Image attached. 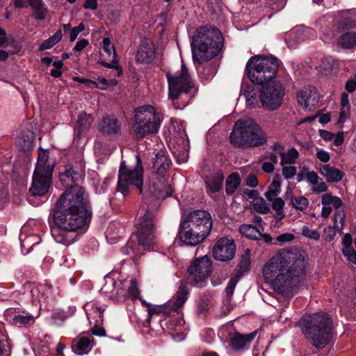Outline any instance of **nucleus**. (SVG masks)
<instances>
[{"label":"nucleus","mask_w":356,"mask_h":356,"mask_svg":"<svg viewBox=\"0 0 356 356\" xmlns=\"http://www.w3.org/2000/svg\"><path fill=\"white\" fill-rule=\"evenodd\" d=\"M81 175L72 168L60 175V180L67 187L57 201L54 212L55 226L51 234L59 243L69 245L76 237V232L90 220L91 212L82 187L75 184Z\"/></svg>","instance_id":"f257e3e1"},{"label":"nucleus","mask_w":356,"mask_h":356,"mask_svg":"<svg viewBox=\"0 0 356 356\" xmlns=\"http://www.w3.org/2000/svg\"><path fill=\"white\" fill-rule=\"evenodd\" d=\"M263 274L265 280L271 282L275 291L289 296L305 279V258L296 251L282 249L266 263Z\"/></svg>","instance_id":"f03ea898"},{"label":"nucleus","mask_w":356,"mask_h":356,"mask_svg":"<svg viewBox=\"0 0 356 356\" xmlns=\"http://www.w3.org/2000/svg\"><path fill=\"white\" fill-rule=\"evenodd\" d=\"M223 44L220 30L214 26H204L196 29L191 42L194 62L202 64L216 56Z\"/></svg>","instance_id":"7ed1b4c3"},{"label":"nucleus","mask_w":356,"mask_h":356,"mask_svg":"<svg viewBox=\"0 0 356 356\" xmlns=\"http://www.w3.org/2000/svg\"><path fill=\"white\" fill-rule=\"evenodd\" d=\"M213 222L211 214L204 210H194L181 221L179 238L186 245L195 246L201 243L210 234Z\"/></svg>","instance_id":"20e7f679"},{"label":"nucleus","mask_w":356,"mask_h":356,"mask_svg":"<svg viewBox=\"0 0 356 356\" xmlns=\"http://www.w3.org/2000/svg\"><path fill=\"white\" fill-rule=\"evenodd\" d=\"M298 323L309 343L318 349L325 348L332 339V321L327 314L304 316Z\"/></svg>","instance_id":"39448f33"},{"label":"nucleus","mask_w":356,"mask_h":356,"mask_svg":"<svg viewBox=\"0 0 356 356\" xmlns=\"http://www.w3.org/2000/svg\"><path fill=\"white\" fill-rule=\"evenodd\" d=\"M230 142L235 147H258L266 143L265 134L252 119L238 120L230 134Z\"/></svg>","instance_id":"423d86ee"},{"label":"nucleus","mask_w":356,"mask_h":356,"mask_svg":"<svg viewBox=\"0 0 356 356\" xmlns=\"http://www.w3.org/2000/svg\"><path fill=\"white\" fill-rule=\"evenodd\" d=\"M159 206V200L154 197L146 199L141 206L143 216L136 235L139 245L144 249H149L156 243L154 221Z\"/></svg>","instance_id":"0eeeda50"},{"label":"nucleus","mask_w":356,"mask_h":356,"mask_svg":"<svg viewBox=\"0 0 356 356\" xmlns=\"http://www.w3.org/2000/svg\"><path fill=\"white\" fill-rule=\"evenodd\" d=\"M55 166V160L49 157L48 150L39 149L36 167L30 191L33 195H44L49 190Z\"/></svg>","instance_id":"6e6552de"},{"label":"nucleus","mask_w":356,"mask_h":356,"mask_svg":"<svg viewBox=\"0 0 356 356\" xmlns=\"http://www.w3.org/2000/svg\"><path fill=\"white\" fill-rule=\"evenodd\" d=\"M279 67L277 59L273 56H254L246 65L250 80L255 84H264L275 81Z\"/></svg>","instance_id":"1a4fd4ad"},{"label":"nucleus","mask_w":356,"mask_h":356,"mask_svg":"<svg viewBox=\"0 0 356 356\" xmlns=\"http://www.w3.org/2000/svg\"><path fill=\"white\" fill-rule=\"evenodd\" d=\"M134 120L133 131L137 139L141 140L148 134L158 132L161 118L152 106L145 105L135 110Z\"/></svg>","instance_id":"9d476101"},{"label":"nucleus","mask_w":356,"mask_h":356,"mask_svg":"<svg viewBox=\"0 0 356 356\" xmlns=\"http://www.w3.org/2000/svg\"><path fill=\"white\" fill-rule=\"evenodd\" d=\"M136 164L134 168L127 166L124 161L120 164L118 173V182L117 189L124 196L128 194L130 187H136L142 193L143 184V168L142 161L139 156H136Z\"/></svg>","instance_id":"9b49d317"},{"label":"nucleus","mask_w":356,"mask_h":356,"mask_svg":"<svg viewBox=\"0 0 356 356\" xmlns=\"http://www.w3.org/2000/svg\"><path fill=\"white\" fill-rule=\"evenodd\" d=\"M165 75L168 82L169 97L172 100L177 99L181 94L193 95L197 91L195 83L184 63H182L178 75H173L169 72Z\"/></svg>","instance_id":"f8f14e48"},{"label":"nucleus","mask_w":356,"mask_h":356,"mask_svg":"<svg viewBox=\"0 0 356 356\" xmlns=\"http://www.w3.org/2000/svg\"><path fill=\"white\" fill-rule=\"evenodd\" d=\"M212 271L211 261L204 256L193 260L187 270V282L194 286H202Z\"/></svg>","instance_id":"ddd939ff"},{"label":"nucleus","mask_w":356,"mask_h":356,"mask_svg":"<svg viewBox=\"0 0 356 356\" xmlns=\"http://www.w3.org/2000/svg\"><path fill=\"white\" fill-rule=\"evenodd\" d=\"M261 85L260 99L263 106L269 111L276 110L280 106L285 94L283 86L278 81H271Z\"/></svg>","instance_id":"4468645a"},{"label":"nucleus","mask_w":356,"mask_h":356,"mask_svg":"<svg viewBox=\"0 0 356 356\" xmlns=\"http://www.w3.org/2000/svg\"><path fill=\"white\" fill-rule=\"evenodd\" d=\"M236 245L233 239L223 237L217 241L212 252L213 257L218 261H226L234 258Z\"/></svg>","instance_id":"2eb2a0df"},{"label":"nucleus","mask_w":356,"mask_h":356,"mask_svg":"<svg viewBox=\"0 0 356 356\" xmlns=\"http://www.w3.org/2000/svg\"><path fill=\"white\" fill-rule=\"evenodd\" d=\"M155 49L153 42L147 38L141 40L136 54V60L141 63H149L154 59Z\"/></svg>","instance_id":"dca6fc26"},{"label":"nucleus","mask_w":356,"mask_h":356,"mask_svg":"<svg viewBox=\"0 0 356 356\" xmlns=\"http://www.w3.org/2000/svg\"><path fill=\"white\" fill-rule=\"evenodd\" d=\"M120 123L114 116H105L98 124V131L104 136H113L120 131Z\"/></svg>","instance_id":"f3484780"},{"label":"nucleus","mask_w":356,"mask_h":356,"mask_svg":"<svg viewBox=\"0 0 356 356\" xmlns=\"http://www.w3.org/2000/svg\"><path fill=\"white\" fill-rule=\"evenodd\" d=\"M240 233L248 238L252 240L263 241L267 244L272 242V237L268 234H261L260 231L254 225L250 224H243L238 229Z\"/></svg>","instance_id":"a211bd4d"},{"label":"nucleus","mask_w":356,"mask_h":356,"mask_svg":"<svg viewBox=\"0 0 356 356\" xmlns=\"http://www.w3.org/2000/svg\"><path fill=\"white\" fill-rule=\"evenodd\" d=\"M152 168L155 171L156 179H164L170 168V161L163 152H158L153 159Z\"/></svg>","instance_id":"6ab92c4d"},{"label":"nucleus","mask_w":356,"mask_h":356,"mask_svg":"<svg viewBox=\"0 0 356 356\" xmlns=\"http://www.w3.org/2000/svg\"><path fill=\"white\" fill-rule=\"evenodd\" d=\"M316 97V91L314 88L312 86L304 88L297 94L299 104L305 108L314 106L318 102Z\"/></svg>","instance_id":"aec40b11"},{"label":"nucleus","mask_w":356,"mask_h":356,"mask_svg":"<svg viewBox=\"0 0 356 356\" xmlns=\"http://www.w3.org/2000/svg\"><path fill=\"white\" fill-rule=\"evenodd\" d=\"M167 179H159L157 182H153L149 186L150 191L157 197L158 199H165L172 194V189L170 184L166 182Z\"/></svg>","instance_id":"412c9836"},{"label":"nucleus","mask_w":356,"mask_h":356,"mask_svg":"<svg viewBox=\"0 0 356 356\" xmlns=\"http://www.w3.org/2000/svg\"><path fill=\"white\" fill-rule=\"evenodd\" d=\"M256 334L257 332L247 334L235 332L230 339V346L235 350H241L254 339Z\"/></svg>","instance_id":"4be33fe9"},{"label":"nucleus","mask_w":356,"mask_h":356,"mask_svg":"<svg viewBox=\"0 0 356 356\" xmlns=\"http://www.w3.org/2000/svg\"><path fill=\"white\" fill-rule=\"evenodd\" d=\"M223 180L224 176L221 170H217L211 176L207 177L204 181L207 192L214 193L220 191L222 187Z\"/></svg>","instance_id":"5701e85b"},{"label":"nucleus","mask_w":356,"mask_h":356,"mask_svg":"<svg viewBox=\"0 0 356 356\" xmlns=\"http://www.w3.org/2000/svg\"><path fill=\"white\" fill-rule=\"evenodd\" d=\"M92 122L93 118L92 115L88 114L86 112L81 113L78 116V120L74 127L76 135L81 136L88 132Z\"/></svg>","instance_id":"b1692460"},{"label":"nucleus","mask_w":356,"mask_h":356,"mask_svg":"<svg viewBox=\"0 0 356 356\" xmlns=\"http://www.w3.org/2000/svg\"><path fill=\"white\" fill-rule=\"evenodd\" d=\"M320 170L327 182H338L341 181L343 177V173L341 171L330 164L321 165Z\"/></svg>","instance_id":"393cba45"},{"label":"nucleus","mask_w":356,"mask_h":356,"mask_svg":"<svg viewBox=\"0 0 356 356\" xmlns=\"http://www.w3.org/2000/svg\"><path fill=\"white\" fill-rule=\"evenodd\" d=\"M188 294V290L186 286L184 284L181 283L175 295V300L174 302H168V308L172 311H177L184 304L185 301L187 299Z\"/></svg>","instance_id":"a878e982"},{"label":"nucleus","mask_w":356,"mask_h":356,"mask_svg":"<svg viewBox=\"0 0 356 356\" xmlns=\"http://www.w3.org/2000/svg\"><path fill=\"white\" fill-rule=\"evenodd\" d=\"M337 45L343 49H352L356 47V33L348 31L342 33L337 40Z\"/></svg>","instance_id":"bb28decb"},{"label":"nucleus","mask_w":356,"mask_h":356,"mask_svg":"<svg viewBox=\"0 0 356 356\" xmlns=\"http://www.w3.org/2000/svg\"><path fill=\"white\" fill-rule=\"evenodd\" d=\"M92 340L86 337L73 341L72 349L77 355H83L88 353L92 348Z\"/></svg>","instance_id":"cd10ccee"},{"label":"nucleus","mask_w":356,"mask_h":356,"mask_svg":"<svg viewBox=\"0 0 356 356\" xmlns=\"http://www.w3.org/2000/svg\"><path fill=\"white\" fill-rule=\"evenodd\" d=\"M29 4L34 10L32 17L38 20H43L45 19L47 10L44 7L42 0H28Z\"/></svg>","instance_id":"c85d7f7f"},{"label":"nucleus","mask_w":356,"mask_h":356,"mask_svg":"<svg viewBox=\"0 0 356 356\" xmlns=\"http://www.w3.org/2000/svg\"><path fill=\"white\" fill-rule=\"evenodd\" d=\"M34 136L30 131L22 132L17 140V145L24 152L29 151L33 147Z\"/></svg>","instance_id":"c756f323"},{"label":"nucleus","mask_w":356,"mask_h":356,"mask_svg":"<svg viewBox=\"0 0 356 356\" xmlns=\"http://www.w3.org/2000/svg\"><path fill=\"white\" fill-rule=\"evenodd\" d=\"M250 266V252L248 249L245 250V254L241 257L240 261L236 266L235 275L241 277L243 274L248 272Z\"/></svg>","instance_id":"7c9ffc66"},{"label":"nucleus","mask_w":356,"mask_h":356,"mask_svg":"<svg viewBox=\"0 0 356 356\" xmlns=\"http://www.w3.org/2000/svg\"><path fill=\"white\" fill-rule=\"evenodd\" d=\"M241 178L236 172H233L228 176L225 182V191L227 195H232L239 186Z\"/></svg>","instance_id":"2f4dec72"},{"label":"nucleus","mask_w":356,"mask_h":356,"mask_svg":"<svg viewBox=\"0 0 356 356\" xmlns=\"http://www.w3.org/2000/svg\"><path fill=\"white\" fill-rule=\"evenodd\" d=\"M355 26V22L350 17L341 16L340 19L336 24L337 30L339 33H342L343 31H348L350 29H353Z\"/></svg>","instance_id":"473e14b6"},{"label":"nucleus","mask_w":356,"mask_h":356,"mask_svg":"<svg viewBox=\"0 0 356 356\" xmlns=\"http://www.w3.org/2000/svg\"><path fill=\"white\" fill-rule=\"evenodd\" d=\"M298 152L295 148L289 149L286 154L284 152H280L281 163L282 165H284L286 163H294L296 159L298 157Z\"/></svg>","instance_id":"72a5a7b5"},{"label":"nucleus","mask_w":356,"mask_h":356,"mask_svg":"<svg viewBox=\"0 0 356 356\" xmlns=\"http://www.w3.org/2000/svg\"><path fill=\"white\" fill-rule=\"evenodd\" d=\"M284 206V202L281 197H277L272 202V208L275 211V218L280 220L285 216L283 208Z\"/></svg>","instance_id":"f704fd0d"},{"label":"nucleus","mask_w":356,"mask_h":356,"mask_svg":"<svg viewBox=\"0 0 356 356\" xmlns=\"http://www.w3.org/2000/svg\"><path fill=\"white\" fill-rule=\"evenodd\" d=\"M253 208L255 211L260 213L266 214L270 212V208L263 197L254 200Z\"/></svg>","instance_id":"c9c22d12"},{"label":"nucleus","mask_w":356,"mask_h":356,"mask_svg":"<svg viewBox=\"0 0 356 356\" xmlns=\"http://www.w3.org/2000/svg\"><path fill=\"white\" fill-rule=\"evenodd\" d=\"M291 202L294 208L300 211L306 209L309 204L308 200L303 196H292Z\"/></svg>","instance_id":"e433bc0d"},{"label":"nucleus","mask_w":356,"mask_h":356,"mask_svg":"<svg viewBox=\"0 0 356 356\" xmlns=\"http://www.w3.org/2000/svg\"><path fill=\"white\" fill-rule=\"evenodd\" d=\"M199 72L202 79L209 80L216 74V67L214 65L209 64L202 67V70H199Z\"/></svg>","instance_id":"4c0bfd02"},{"label":"nucleus","mask_w":356,"mask_h":356,"mask_svg":"<svg viewBox=\"0 0 356 356\" xmlns=\"http://www.w3.org/2000/svg\"><path fill=\"white\" fill-rule=\"evenodd\" d=\"M345 213L343 209L337 210L334 217V226L337 230H341L345 221Z\"/></svg>","instance_id":"58836bf2"},{"label":"nucleus","mask_w":356,"mask_h":356,"mask_svg":"<svg viewBox=\"0 0 356 356\" xmlns=\"http://www.w3.org/2000/svg\"><path fill=\"white\" fill-rule=\"evenodd\" d=\"M30 322H34V318L31 315H17L13 318V324L17 326L26 325Z\"/></svg>","instance_id":"ea45409f"},{"label":"nucleus","mask_w":356,"mask_h":356,"mask_svg":"<svg viewBox=\"0 0 356 356\" xmlns=\"http://www.w3.org/2000/svg\"><path fill=\"white\" fill-rule=\"evenodd\" d=\"M127 293L128 296H130L134 300L140 298V293L136 280H131L130 286H129Z\"/></svg>","instance_id":"a19ab883"},{"label":"nucleus","mask_w":356,"mask_h":356,"mask_svg":"<svg viewBox=\"0 0 356 356\" xmlns=\"http://www.w3.org/2000/svg\"><path fill=\"white\" fill-rule=\"evenodd\" d=\"M243 95L246 99L247 104L251 108L254 107L258 102L256 93L252 90H245Z\"/></svg>","instance_id":"79ce46f5"},{"label":"nucleus","mask_w":356,"mask_h":356,"mask_svg":"<svg viewBox=\"0 0 356 356\" xmlns=\"http://www.w3.org/2000/svg\"><path fill=\"white\" fill-rule=\"evenodd\" d=\"M302 234L307 238L318 240L320 238L319 233L316 229H311L307 226H304L302 229Z\"/></svg>","instance_id":"37998d69"},{"label":"nucleus","mask_w":356,"mask_h":356,"mask_svg":"<svg viewBox=\"0 0 356 356\" xmlns=\"http://www.w3.org/2000/svg\"><path fill=\"white\" fill-rule=\"evenodd\" d=\"M103 49L104 51L110 56L111 54H113V56L115 57L116 54L114 49V47L111 45L110 40L108 38H105L103 40Z\"/></svg>","instance_id":"c03bdc74"},{"label":"nucleus","mask_w":356,"mask_h":356,"mask_svg":"<svg viewBox=\"0 0 356 356\" xmlns=\"http://www.w3.org/2000/svg\"><path fill=\"white\" fill-rule=\"evenodd\" d=\"M282 166V175L285 179H289L296 175L297 170L295 166Z\"/></svg>","instance_id":"a18cd8bd"},{"label":"nucleus","mask_w":356,"mask_h":356,"mask_svg":"<svg viewBox=\"0 0 356 356\" xmlns=\"http://www.w3.org/2000/svg\"><path fill=\"white\" fill-rule=\"evenodd\" d=\"M146 307L148 309L149 317L151 318L154 314H159L163 312L164 308L163 306L152 307L150 304H147Z\"/></svg>","instance_id":"49530a36"},{"label":"nucleus","mask_w":356,"mask_h":356,"mask_svg":"<svg viewBox=\"0 0 356 356\" xmlns=\"http://www.w3.org/2000/svg\"><path fill=\"white\" fill-rule=\"evenodd\" d=\"M343 254L348 259L356 264V251L352 248H343Z\"/></svg>","instance_id":"de8ad7c7"},{"label":"nucleus","mask_w":356,"mask_h":356,"mask_svg":"<svg viewBox=\"0 0 356 356\" xmlns=\"http://www.w3.org/2000/svg\"><path fill=\"white\" fill-rule=\"evenodd\" d=\"M336 229L335 226L325 228V240L328 241H332L336 235Z\"/></svg>","instance_id":"09e8293b"},{"label":"nucleus","mask_w":356,"mask_h":356,"mask_svg":"<svg viewBox=\"0 0 356 356\" xmlns=\"http://www.w3.org/2000/svg\"><path fill=\"white\" fill-rule=\"evenodd\" d=\"M74 80L82 83L90 88H97L99 87L98 83L96 81L90 79L74 77Z\"/></svg>","instance_id":"8fccbe9b"},{"label":"nucleus","mask_w":356,"mask_h":356,"mask_svg":"<svg viewBox=\"0 0 356 356\" xmlns=\"http://www.w3.org/2000/svg\"><path fill=\"white\" fill-rule=\"evenodd\" d=\"M239 278L240 277H238L236 275H234V276L230 280L226 288L227 294L232 295L234 288Z\"/></svg>","instance_id":"3c124183"},{"label":"nucleus","mask_w":356,"mask_h":356,"mask_svg":"<svg viewBox=\"0 0 356 356\" xmlns=\"http://www.w3.org/2000/svg\"><path fill=\"white\" fill-rule=\"evenodd\" d=\"M349 115V108H341L339 113L338 123H343Z\"/></svg>","instance_id":"603ef678"},{"label":"nucleus","mask_w":356,"mask_h":356,"mask_svg":"<svg viewBox=\"0 0 356 356\" xmlns=\"http://www.w3.org/2000/svg\"><path fill=\"white\" fill-rule=\"evenodd\" d=\"M316 156L321 161L324 163L329 161L330 159V154L327 152L322 149L316 153Z\"/></svg>","instance_id":"864d4df0"},{"label":"nucleus","mask_w":356,"mask_h":356,"mask_svg":"<svg viewBox=\"0 0 356 356\" xmlns=\"http://www.w3.org/2000/svg\"><path fill=\"white\" fill-rule=\"evenodd\" d=\"M306 177L308 181H309L312 184H316L318 183V175L314 171L307 172Z\"/></svg>","instance_id":"5fc2aeb1"},{"label":"nucleus","mask_w":356,"mask_h":356,"mask_svg":"<svg viewBox=\"0 0 356 356\" xmlns=\"http://www.w3.org/2000/svg\"><path fill=\"white\" fill-rule=\"evenodd\" d=\"M83 8L95 10L97 8V0H86L83 3Z\"/></svg>","instance_id":"6e6d98bb"},{"label":"nucleus","mask_w":356,"mask_h":356,"mask_svg":"<svg viewBox=\"0 0 356 356\" xmlns=\"http://www.w3.org/2000/svg\"><path fill=\"white\" fill-rule=\"evenodd\" d=\"M246 184L250 187H256L258 185V179L254 175H250L246 179Z\"/></svg>","instance_id":"4d7b16f0"},{"label":"nucleus","mask_w":356,"mask_h":356,"mask_svg":"<svg viewBox=\"0 0 356 356\" xmlns=\"http://www.w3.org/2000/svg\"><path fill=\"white\" fill-rule=\"evenodd\" d=\"M89 44L88 40L86 39H81L78 41L74 48V51H81Z\"/></svg>","instance_id":"13d9d810"},{"label":"nucleus","mask_w":356,"mask_h":356,"mask_svg":"<svg viewBox=\"0 0 356 356\" xmlns=\"http://www.w3.org/2000/svg\"><path fill=\"white\" fill-rule=\"evenodd\" d=\"M320 136L326 141H330L334 138V134L327 130H320Z\"/></svg>","instance_id":"bf43d9fd"},{"label":"nucleus","mask_w":356,"mask_h":356,"mask_svg":"<svg viewBox=\"0 0 356 356\" xmlns=\"http://www.w3.org/2000/svg\"><path fill=\"white\" fill-rule=\"evenodd\" d=\"M294 238V236L291 234H282L277 237V241L280 242H289L291 241Z\"/></svg>","instance_id":"052dcab7"},{"label":"nucleus","mask_w":356,"mask_h":356,"mask_svg":"<svg viewBox=\"0 0 356 356\" xmlns=\"http://www.w3.org/2000/svg\"><path fill=\"white\" fill-rule=\"evenodd\" d=\"M92 332L93 334L97 336L103 337L106 335V331L104 327L99 326L98 325H95L92 328Z\"/></svg>","instance_id":"680f3d73"},{"label":"nucleus","mask_w":356,"mask_h":356,"mask_svg":"<svg viewBox=\"0 0 356 356\" xmlns=\"http://www.w3.org/2000/svg\"><path fill=\"white\" fill-rule=\"evenodd\" d=\"M54 44H56V43L54 42H53V40L51 38H49L42 42V44L40 45L39 49L40 50L48 49H50L51 47H52Z\"/></svg>","instance_id":"e2e57ef3"},{"label":"nucleus","mask_w":356,"mask_h":356,"mask_svg":"<svg viewBox=\"0 0 356 356\" xmlns=\"http://www.w3.org/2000/svg\"><path fill=\"white\" fill-rule=\"evenodd\" d=\"M281 182L273 181L269 187L268 190L278 194L280 192Z\"/></svg>","instance_id":"0e129e2a"},{"label":"nucleus","mask_w":356,"mask_h":356,"mask_svg":"<svg viewBox=\"0 0 356 356\" xmlns=\"http://www.w3.org/2000/svg\"><path fill=\"white\" fill-rule=\"evenodd\" d=\"M353 243L352 236L350 234H346L343 238V248H350Z\"/></svg>","instance_id":"69168bd1"},{"label":"nucleus","mask_w":356,"mask_h":356,"mask_svg":"<svg viewBox=\"0 0 356 356\" xmlns=\"http://www.w3.org/2000/svg\"><path fill=\"white\" fill-rule=\"evenodd\" d=\"M346 89L349 92L355 91L356 89V81L353 79L348 80L346 83Z\"/></svg>","instance_id":"338daca9"},{"label":"nucleus","mask_w":356,"mask_h":356,"mask_svg":"<svg viewBox=\"0 0 356 356\" xmlns=\"http://www.w3.org/2000/svg\"><path fill=\"white\" fill-rule=\"evenodd\" d=\"M261 169L265 172L270 173L273 172L275 168L273 163L264 162L262 165Z\"/></svg>","instance_id":"774afa93"}]
</instances>
